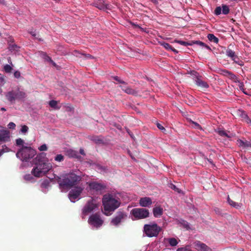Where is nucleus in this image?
Masks as SVG:
<instances>
[{
	"label": "nucleus",
	"instance_id": "nucleus-21",
	"mask_svg": "<svg viewBox=\"0 0 251 251\" xmlns=\"http://www.w3.org/2000/svg\"><path fill=\"white\" fill-rule=\"evenodd\" d=\"M153 216L155 217H160L163 213V209L160 206H155L152 210Z\"/></svg>",
	"mask_w": 251,
	"mask_h": 251
},
{
	"label": "nucleus",
	"instance_id": "nucleus-5",
	"mask_svg": "<svg viewBox=\"0 0 251 251\" xmlns=\"http://www.w3.org/2000/svg\"><path fill=\"white\" fill-rule=\"evenodd\" d=\"M5 96L7 100L13 104L15 103L16 100H20L24 99L26 95L25 92L20 90L19 88H17L6 93Z\"/></svg>",
	"mask_w": 251,
	"mask_h": 251
},
{
	"label": "nucleus",
	"instance_id": "nucleus-52",
	"mask_svg": "<svg viewBox=\"0 0 251 251\" xmlns=\"http://www.w3.org/2000/svg\"><path fill=\"white\" fill-rule=\"evenodd\" d=\"M31 177L32 176H31L30 175H25V179L26 180H29Z\"/></svg>",
	"mask_w": 251,
	"mask_h": 251
},
{
	"label": "nucleus",
	"instance_id": "nucleus-46",
	"mask_svg": "<svg viewBox=\"0 0 251 251\" xmlns=\"http://www.w3.org/2000/svg\"><path fill=\"white\" fill-rule=\"evenodd\" d=\"M221 71L222 72V74L226 76H227L230 73V71L226 69L222 70Z\"/></svg>",
	"mask_w": 251,
	"mask_h": 251
},
{
	"label": "nucleus",
	"instance_id": "nucleus-53",
	"mask_svg": "<svg viewBox=\"0 0 251 251\" xmlns=\"http://www.w3.org/2000/svg\"><path fill=\"white\" fill-rule=\"evenodd\" d=\"M100 168L104 172L107 171L108 170L107 167L105 166H101Z\"/></svg>",
	"mask_w": 251,
	"mask_h": 251
},
{
	"label": "nucleus",
	"instance_id": "nucleus-34",
	"mask_svg": "<svg viewBox=\"0 0 251 251\" xmlns=\"http://www.w3.org/2000/svg\"><path fill=\"white\" fill-rule=\"evenodd\" d=\"M4 70L7 73H11L12 70V68L8 64L4 65Z\"/></svg>",
	"mask_w": 251,
	"mask_h": 251
},
{
	"label": "nucleus",
	"instance_id": "nucleus-43",
	"mask_svg": "<svg viewBox=\"0 0 251 251\" xmlns=\"http://www.w3.org/2000/svg\"><path fill=\"white\" fill-rule=\"evenodd\" d=\"M48 149L47 146L46 144H43L39 148L40 151H46Z\"/></svg>",
	"mask_w": 251,
	"mask_h": 251
},
{
	"label": "nucleus",
	"instance_id": "nucleus-59",
	"mask_svg": "<svg viewBox=\"0 0 251 251\" xmlns=\"http://www.w3.org/2000/svg\"><path fill=\"white\" fill-rule=\"evenodd\" d=\"M3 152H4V149H3L0 150V156L3 153Z\"/></svg>",
	"mask_w": 251,
	"mask_h": 251
},
{
	"label": "nucleus",
	"instance_id": "nucleus-1",
	"mask_svg": "<svg viewBox=\"0 0 251 251\" xmlns=\"http://www.w3.org/2000/svg\"><path fill=\"white\" fill-rule=\"evenodd\" d=\"M46 153L41 152L38 154L32 160V164L35 165L31 171L36 177H41L46 174L51 168V165L47 162Z\"/></svg>",
	"mask_w": 251,
	"mask_h": 251
},
{
	"label": "nucleus",
	"instance_id": "nucleus-42",
	"mask_svg": "<svg viewBox=\"0 0 251 251\" xmlns=\"http://www.w3.org/2000/svg\"><path fill=\"white\" fill-rule=\"evenodd\" d=\"M92 140L94 141L96 143H100L102 142V140L99 138L97 136H94L92 137Z\"/></svg>",
	"mask_w": 251,
	"mask_h": 251
},
{
	"label": "nucleus",
	"instance_id": "nucleus-39",
	"mask_svg": "<svg viewBox=\"0 0 251 251\" xmlns=\"http://www.w3.org/2000/svg\"><path fill=\"white\" fill-rule=\"evenodd\" d=\"M9 48L10 50H17L18 47L15 44L12 45L10 44Z\"/></svg>",
	"mask_w": 251,
	"mask_h": 251
},
{
	"label": "nucleus",
	"instance_id": "nucleus-54",
	"mask_svg": "<svg viewBox=\"0 0 251 251\" xmlns=\"http://www.w3.org/2000/svg\"><path fill=\"white\" fill-rule=\"evenodd\" d=\"M30 34L33 37H36V34L35 31H31L29 32Z\"/></svg>",
	"mask_w": 251,
	"mask_h": 251
},
{
	"label": "nucleus",
	"instance_id": "nucleus-31",
	"mask_svg": "<svg viewBox=\"0 0 251 251\" xmlns=\"http://www.w3.org/2000/svg\"><path fill=\"white\" fill-rule=\"evenodd\" d=\"M175 42L179 43V44L183 45V46H187L188 45H189V46L192 45V42L188 43V42H184V41H182L176 40H175Z\"/></svg>",
	"mask_w": 251,
	"mask_h": 251
},
{
	"label": "nucleus",
	"instance_id": "nucleus-4",
	"mask_svg": "<svg viewBox=\"0 0 251 251\" xmlns=\"http://www.w3.org/2000/svg\"><path fill=\"white\" fill-rule=\"evenodd\" d=\"M36 154V151L30 147L23 146L16 153V156L23 161L27 162L33 158Z\"/></svg>",
	"mask_w": 251,
	"mask_h": 251
},
{
	"label": "nucleus",
	"instance_id": "nucleus-49",
	"mask_svg": "<svg viewBox=\"0 0 251 251\" xmlns=\"http://www.w3.org/2000/svg\"><path fill=\"white\" fill-rule=\"evenodd\" d=\"M128 86H127V83L126 84H123V85H120V87L122 89V90L125 92V90L127 88Z\"/></svg>",
	"mask_w": 251,
	"mask_h": 251
},
{
	"label": "nucleus",
	"instance_id": "nucleus-24",
	"mask_svg": "<svg viewBox=\"0 0 251 251\" xmlns=\"http://www.w3.org/2000/svg\"><path fill=\"white\" fill-rule=\"evenodd\" d=\"M232 61L233 62L240 66H243L244 65V62L240 59L238 56H236L234 58H233Z\"/></svg>",
	"mask_w": 251,
	"mask_h": 251
},
{
	"label": "nucleus",
	"instance_id": "nucleus-62",
	"mask_svg": "<svg viewBox=\"0 0 251 251\" xmlns=\"http://www.w3.org/2000/svg\"><path fill=\"white\" fill-rule=\"evenodd\" d=\"M177 251H184L183 248L178 249Z\"/></svg>",
	"mask_w": 251,
	"mask_h": 251
},
{
	"label": "nucleus",
	"instance_id": "nucleus-15",
	"mask_svg": "<svg viewBox=\"0 0 251 251\" xmlns=\"http://www.w3.org/2000/svg\"><path fill=\"white\" fill-rule=\"evenodd\" d=\"M229 12V8L228 6L225 4H222V6H217L215 10L214 14L216 15H219L221 13L224 15H227Z\"/></svg>",
	"mask_w": 251,
	"mask_h": 251
},
{
	"label": "nucleus",
	"instance_id": "nucleus-17",
	"mask_svg": "<svg viewBox=\"0 0 251 251\" xmlns=\"http://www.w3.org/2000/svg\"><path fill=\"white\" fill-rule=\"evenodd\" d=\"M10 141V132L7 130H0V143H5Z\"/></svg>",
	"mask_w": 251,
	"mask_h": 251
},
{
	"label": "nucleus",
	"instance_id": "nucleus-36",
	"mask_svg": "<svg viewBox=\"0 0 251 251\" xmlns=\"http://www.w3.org/2000/svg\"><path fill=\"white\" fill-rule=\"evenodd\" d=\"M57 104V102L54 100H50L49 102V105L51 107L55 108Z\"/></svg>",
	"mask_w": 251,
	"mask_h": 251
},
{
	"label": "nucleus",
	"instance_id": "nucleus-22",
	"mask_svg": "<svg viewBox=\"0 0 251 251\" xmlns=\"http://www.w3.org/2000/svg\"><path fill=\"white\" fill-rule=\"evenodd\" d=\"M192 44H196L202 47H204L209 50H211V49L209 46L206 45L204 43L199 40L192 41Z\"/></svg>",
	"mask_w": 251,
	"mask_h": 251
},
{
	"label": "nucleus",
	"instance_id": "nucleus-27",
	"mask_svg": "<svg viewBox=\"0 0 251 251\" xmlns=\"http://www.w3.org/2000/svg\"><path fill=\"white\" fill-rule=\"evenodd\" d=\"M125 92L127 94L129 95H136L137 94V92L135 90L132 89L130 87H128L126 90H125Z\"/></svg>",
	"mask_w": 251,
	"mask_h": 251
},
{
	"label": "nucleus",
	"instance_id": "nucleus-57",
	"mask_svg": "<svg viewBox=\"0 0 251 251\" xmlns=\"http://www.w3.org/2000/svg\"><path fill=\"white\" fill-rule=\"evenodd\" d=\"M0 82L2 83H4V79L3 77H0Z\"/></svg>",
	"mask_w": 251,
	"mask_h": 251
},
{
	"label": "nucleus",
	"instance_id": "nucleus-50",
	"mask_svg": "<svg viewBox=\"0 0 251 251\" xmlns=\"http://www.w3.org/2000/svg\"><path fill=\"white\" fill-rule=\"evenodd\" d=\"M241 113H242V117L243 118H245V119H247L248 118H249V117L248 116V115L246 114V113L243 111H241Z\"/></svg>",
	"mask_w": 251,
	"mask_h": 251
},
{
	"label": "nucleus",
	"instance_id": "nucleus-19",
	"mask_svg": "<svg viewBox=\"0 0 251 251\" xmlns=\"http://www.w3.org/2000/svg\"><path fill=\"white\" fill-rule=\"evenodd\" d=\"M139 204L142 207H149L152 204V200L150 197L141 198L139 200Z\"/></svg>",
	"mask_w": 251,
	"mask_h": 251
},
{
	"label": "nucleus",
	"instance_id": "nucleus-37",
	"mask_svg": "<svg viewBox=\"0 0 251 251\" xmlns=\"http://www.w3.org/2000/svg\"><path fill=\"white\" fill-rule=\"evenodd\" d=\"M64 160V156L62 154H57L55 157V160L58 162L62 161Z\"/></svg>",
	"mask_w": 251,
	"mask_h": 251
},
{
	"label": "nucleus",
	"instance_id": "nucleus-28",
	"mask_svg": "<svg viewBox=\"0 0 251 251\" xmlns=\"http://www.w3.org/2000/svg\"><path fill=\"white\" fill-rule=\"evenodd\" d=\"M159 43L162 46H163L168 50H170L171 49H172V46H171L169 44L167 43H166L165 42H159Z\"/></svg>",
	"mask_w": 251,
	"mask_h": 251
},
{
	"label": "nucleus",
	"instance_id": "nucleus-14",
	"mask_svg": "<svg viewBox=\"0 0 251 251\" xmlns=\"http://www.w3.org/2000/svg\"><path fill=\"white\" fill-rule=\"evenodd\" d=\"M91 4L100 10H105L111 8V5L105 3L104 1H94Z\"/></svg>",
	"mask_w": 251,
	"mask_h": 251
},
{
	"label": "nucleus",
	"instance_id": "nucleus-61",
	"mask_svg": "<svg viewBox=\"0 0 251 251\" xmlns=\"http://www.w3.org/2000/svg\"><path fill=\"white\" fill-rule=\"evenodd\" d=\"M184 227H186V228H189V225H188V223H187L186 224H185V225H184Z\"/></svg>",
	"mask_w": 251,
	"mask_h": 251
},
{
	"label": "nucleus",
	"instance_id": "nucleus-48",
	"mask_svg": "<svg viewBox=\"0 0 251 251\" xmlns=\"http://www.w3.org/2000/svg\"><path fill=\"white\" fill-rule=\"evenodd\" d=\"M82 55H84L85 56V57L86 58H89V59L94 58V57L92 56L90 54L82 53Z\"/></svg>",
	"mask_w": 251,
	"mask_h": 251
},
{
	"label": "nucleus",
	"instance_id": "nucleus-64",
	"mask_svg": "<svg viewBox=\"0 0 251 251\" xmlns=\"http://www.w3.org/2000/svg\"><path fill=\"white\" fill-rule=\"evenodd\" d=\"M4 147H5V151H8V148L7 147H6V145H4ZM4 152H5V151H4Z\"/></svg>",
	"mask_w": 251,
	"mask_h": 251
},
{
	"label": "nucleus",
	"instance_id": "nucleus-13",
	"mask_svg": "<svg viewBox=\"0 0 251 251\" xmlns=\"http://www.w3.org/2000/svg\"><path fill=\"white\" fill-rule=\"evenodd\" d=\"M237 144L239 147L241 148L243 150H248L249 148H251V140L248 141L245 138L243 139H238L237 140Z\"/></svg>",
	"mask_w": 251,
	"mask_h": 251
},
{
	"label": "nucleus",
	"instance_id": "nucleus-55",
	"mask_svg": "<svg viewBox=\"0 0 251 251\" xmlns=\"http://www.w3.org/2000/svg\"><path fill=\"white\" fill-rule=\"evenodd\" d=\"M79 152L82 155H85V152H84V151L82 149H80V150H79Z\"/></svg>",
	"mask_w": 251,
	"mask_h": 251
},
{
	"label": "nucleus",
	"instance_id": "nucleus-47",
	"mask_svg": "<svg viewBox=\"0 0 251 251\" xmlns=\"http://www.w3.org/2000/svg\"><path fill=\"white\" fill-rule=\"evenodd\" d=\"M14 75L15 77H16L17 78H19L21 76L20 72L19 71H16L14 74Z\"/></svg>",
	"mask_w": 251,
	"mask_h": 251
},
{
	"label": "nucleus",
	"instance_id": "nucleus-35",
	"mask_svg": "<svg viewBox=\"0 0 251 251\" xmlns=\"http://www.w3.org/2000/svg\"><path fill=\"white\" fill-rule=\"evenodd\" d=\"M227 77H228L230 79L235 81H236V79H237L236 76L231 72H230Z\"/></svg>",
	"mask_w": 251,
	"mask_h": 251
},
{
	"label": "nucleus",
	"instance_id": "nucleus-56",
	"mask_svg": "<svg viewBox=\"0 0 251 251\" xmlns=\"http://www.w3.org/2000/svg\"><path fill=\"white\" fill-rule=\"evenodd\" d=\"M170 50L173 51L175 53H178V51L176 50L175 49H174V48H173V47H172V49H171Z\"/></svg>",
	"mask_w": 251,
	"mask_h": 251
},
{
	"label": "nucleus",
	"instance_id": "nucleus-44",
	"mask_svg": "<svg viewBox=\"0 0 251 251\" xmlns=\"http://www.w3.org/2000/svg\"><path fill=\"white\" fill-rule=\"evenodd\" d=\"M8 127L10 129H14L16 127V125L13 122H10L8 125Z\"/></svg>",
	"mask_w": 251,
	"mask_h": 251
},
{
	"label": "nucleus",
	"instance_id": "nucleus-32",
	"mask_svg": "<svg viewBox=\"0 0 251 251\" xmlns=\"http://www.w3.org/2000/svg\"><path fill=\"white\" fill-rule=\"evenodd\" d=\"M218 133L221 136L226 137L227 138H229L230 136L228 135L226 131L224 130H218L217 131Z\"/></svg>",
	"mask_w": 251,
	"mask_h": 251
},
{
	"label": "nucleus",
	"instance_id": "nucleus-9",
	"mask_svg": "<svg viewBox=\"0 0 251 251\" xmlns=\"http://www.w3.org/2000/svg\"><path fill=\"white\" fill-rule=\"evenodd\" d=\"M98 207V204L95 200L91 199L86 203L82 209V213L86 215L95 210Z\"/></svg>",
	"mask_w": 251,
	"mask_h": 251
},
{
	"label": "nucleus",
	"instance_id": "nucleus-11",
	"mask_svg": "<svg viewBox=\"0 0 251 251\" xmlns=\"http://www.w3.org/2000/svg\"><path fill=\"white\" fill-rule=\"evenodd\" d=\"M126 216L125 212L118 211L116 216L111 220L110 224L113 226H117L122 222L123 220L126 217Z\"/></svg>",
	"mask_w": 251,
	"mask_h": 251
},
{
	"label": "nucleus",
	"instance_id": "nucleus-6",
	"mask_svg": "<svg viewBox=\"0 0 251 251\" xmlns=\"http://www.w3.org/2000/svg\"><path fill=\"white\" fill-rule=\"evenodd\" d=\"M144 230L147 236L156 237L161 230V228L156 224H146L144 225Z\"/></svg>",
	"mask_w": 251,
	"mask_h": 251
},
{
	"label": "nucleus",
	"instance_id": "nucleus-7",
	"mask_svg": "<svg viewBox=\"0 0 251 251\" xmlns=\"http://www.w3.org/2000/svg\"><path fill=\"white\" fill-rule=\"evenodd\" d=\"M131 214L135 219H142L149 217V210L143 208H135L131 211Z\"/></svg>",
	"mask_w": 251,
	"mask_h": 251
},
{
	"label": "nucleus",
	"instance_id": "nucleus-51",
	"mask_svg": "<svg viewBox=\"0 0 251 251\" xmlns=\"http://www.w3.org/2000/svg\"><path fill=\"white\" fill-rule=\"evenodd\" d=\"M48 58H49V61L51 62L54 66H56V63L53 61L51 58L50 57H48Z\"/></svg>",
	"mask_w": 251,
	"mask_h": 251
},
{
	"label": "nucleus",
	"instance_id": "nucleus-10",
	"mask_svg": "<svg viewBox=\"0 0 251 251\" xmlns=\"http://www.w3.org/2000/svg\"><path fill=\"white\" fill-rule=\"evenodd\" d=\"M192 75L194 76V80L196 84L198 86L202 88H208L209 85L208 83L202 80V76H201L198 73L194 71L192 73Z\"/></svg>",
	"mask_w": 251,
	"mask_h": 251
},
{
	"label": "nucleus",
	"instance_id": "nucleus-25",
	"mask_svg": "<svg viewBox=\"0 0 251 251\" xmlns=\"http://www.w3.org/2000/svg\"><path fill=\"white\" fill-rule=\"evenodd\" d=\"M227 201L230 205L236 208H238L241 206L239 203L233 201L229 198V197H228L227 198Z\"/></svg>",
	"mask_w": 251,
	"mask_h": 251
},
{
	"label": "nucleus",
	"instance_id": "nucleus-23",
	"mask_svg": "<svg viewBox=\"0 0 251 251\" xmlns=\"http://www.w3.org/2000/svg\"><path fill=\"white\" fill-rule=\"evenodd\" d=\"M208 39L214 43H218L219 42V39L216 37L213 34H208L207 35Z\"/></svg>",
	"mask_w": 251,
	"mask_h": 251
},
{
	"label": "nucleus",
	"instance_id": "nucleus-45",
	"mask_svg": "<svg viewBox=\"0 0 251 251\" xmlns=\"http://www.w3.org/2000/svg\"><path fill=\"white\" fill-rule=\"evenodd\" d=\"M156 126L162 132H164L165 131V128L160 124L157 123Z\"/></svg>",
	"mask_w": 251,
	"mask_h": 251
},
{
	"label": "nucleus",
	"instance_id": "nucleus-58",
	"mask_svg": "<svg viewBox=\"0 0 251 251\" xmlns=\"http://www.w3.org/2000/svg\"><path fill=\"white\" fill-rule=\"evenodd\" d=\"M247 122L248 123V124H250L251 125V119H250L249 118H248L247 119Z\"/></svg>",
	"mask_w": 251,
	"mask_h": 251
},
{
	"label": "nucleus",
	"instance_id": "nucleus-60",
	"mask_svg": "<svg viewBox=\"0 0 251 251\" xmlns=\"http://www.w3.org/2000/svg\"><path fill=\"white\" fill-rule=\"evenodd\" d=\"M183 249L184 251H192L191 250L187 248H183Z\"/></svg>",
	"mask_w": 251,
	"mask_h": 251
},
{
	"label": "nucleus",
	"instance_id": "nucleus-18",
	"mask_svg": "<svg viewBox=\"0 0 251 251\" xmlns=\"http://www.w3.org/2000/svg\"><path fill=\"white\" fill-rule=\"evenodd\" d=\"M89 186L91 189L95 190L98 192H101L105 187L103 185L96 182L90 183Z\"/></svg>",
	"mask_w": 251,
	"mask_h": 251
},
{
	"label": "nucleus",
	"instance_id": "nucleus-16",
	"mask_svg": "<svg viewBox=\"0 0 251 251\" xmlns=\"http://www.w3.org/2000/svg\"><path fill=\"white\" fill-rule=\"evenodd\" d=\"M194 247L198 251H211V249L205 244L200 241H197L194 243Z\"/></svg>",
	"mask_w": 251,
	"mask_h": 251
},
{
	"label": "nucleus",
	"instance_id": "nucleus-2",
	"mask_svg": "<svg viewBox=\"0 0 251 251\" xmlns=\"http://www.w3.org/2000/svg\"><path fill=\"white\" fill-rule=\"evenodd\" d=\"M102 204L104 212L106 216H109L111 213L117 209L121 204L119 198L111 194L104 195L102 198Z\"/></svg>",
	"mask_w": 251,
	"mask_h": 251
},
{
	"label": "nucleus",
	"instance_id": "nucleus-20",
	"mask_svg": "<svg viewBox=\"0 0 251 251\" xmlns=\"http://www.w3.org/2000/svg\"><path fill=\"white\" fill-rule=\"evenodd\" d=\"M233 47V46L230 45L226 50V56L229 57L232 60L233 58H234L236 56H237L235 51L232 49Z\"/></svg>",
	"mask_w": 251,
	"mask_h": 251
},
{
	"label": "nucleus",
	"instance_id": "nucleus-12",
	"mask_svg": "<svg viewBox=\"0 0 251 251\" xmlns=\"http://www.w3.org/2000/svg\"><path fill=\"white\" fill-rule=\"evenodd\" d=\"M82 191V189L80 187H75L72 189L69 193V198L72 202H75Z\"/></svg>",
	"mask_w": 251,
	"mask_h": 251
},
{
	"label": "nucleus",
	"instance_id": "nucleus-63",
	"mask_svg": "<svg viewBox=\"0 0 251 251\" xmlns=\"http://www.w3.org/2000/svg\"><path fill=\"white\" fill-rule=\"evenodd\" d=\"M0 110L1 111H6V109L5 108H4V107L1 108Z\"/></svg>",
	"mask_w": 251,
	"mask_h": 251
},
{
	"label": "nucleus",
	"instance_id": "nucleus-41",
	"mask_svg": "<svg viewBox=\"0 0 251 251\" xmlns=\"http://www.w3.org/2000/svg\"><path fill=\"white\" fill-rule=\"evenodd\" d=\"M190 123H191L194 125V126L195 128H196L197 129H202L201 126L198 123L193 122L191 120L190 121Z\"/></svg>",
	"mask_w": 251,
	"mask_h": 251
},
{
	"label": "nucleus",
	"instance_id": "nucleus-30",
	"mask_svg": "<svg viewBox=\"0 0 251 251\" xmlns=\"http://www.w3.org/2000/svg\"><path fill=\"white\" fill-rule=\"evenodd\" d=\"M169 187L174 190V191H175L176 192H177L178 193H180L181 191V190H180L179 188H178L175 185L172 184V183H170L169 184Z\"/></svg>",
	"mask_w": 251,
	"mask_h": 251
},
{
	"label": "nucleus",
	"instance_id": "nucleus-40",
	"mask_svg": "<svg viewBox=\"0 0 251 251\" xmlns=\"http://www.w3.org/2000/svg\"><path fill=\"white\" fill-rule=\"evenodd\" d=\"M114 79L116 81H118L119 83H121L122 84H126V83L125 81L120 79V78L117 76H114Z\"/></svg>",
	"mask_w": 251,
	"mask_h": 251
},
{
	"label": "nucleus",
	"instance_id": "nucleus-38",
	"mask_svg": "<svg viewBox=\"0 0 251 251\" xmlns=\"http://www.w3.org/2000/svg\"><path fill=\"white\" fill-rule=\"evenodd\" d=\"M24 143V140H23L21 138H18L16 140V145L18 146H24L23 145Z\"/></svg>",
	"mask_w": 251,
	"mask_h": 251
},
{
	"label": "nucleus",
	"instance_id": "nucleus-3",
	"mask_svg": "<svg viewBox=\"0 0 251 251\" xmlns=\"http://www.w3.org/2000/svg\"><path fill=\"white\" fill-rule=\"evenodd\" d=\"M81 179L80 176L71 173L60 177L58 183L61 189H69L76 185Z\"/></svg>",
	"mask_w": 251,
	"mask_h": 251
},
{
	"label": "nucleus",
	"instance_id": "nucleus-33",
	"mask_svg": "<svg viewBox=\"0 0 251 251\" xmlns=\"http://www.w3.org/2000/svg\"><path fill=\"white\" fill-rule=\"evenodd\" d=\"M28 130V127L26 125L22 126V128L20 130V132L25 134Z\"/></svg>",
	"mask_w": 251,
	"mask_h": 251
},
{
	"label": "nucleus",
	"instance_id": "nucleus-29",
	"mask_svg": "<svg viewBox=\"0 0 251 251\" xmlns=\"http://www.w3.org/2000/svg\"><path fill=\"white\" fill-rule=\"evenodd\" d=\"M69 155L72 157L76 158H79L80 156L77 154V152L76 151L73 150H70L68 151Z\"/></svg>",
	"mask_w": 251,
	"mask_h": 251
},
{
	"label": "nucleus",
	"instance_id": "nucleus-26",
	"mask_svg": "<svg viewBox=\"0 0 251 251\" xmlns=\"http://www.w3.org/2000/svg\"><path fill=\"white\" fill-rule=\"evenodd\" d=\"M167 240L170 245L172 247L176 246L178 244L176 239L175 238H168Z\"/></svg>",
	"mask_w": 251,
	"mask_h": 251
},
{
	"label": "nucleus",
	"instance_id": "nucleus-8",
	"mask_svg": "<svg viewBox=\"0 0 251 251\" xmlns=\"http://www.w3.org/2000/svg\"><path fill=\"white\" fill-rule=\"evenodd\" d=\"M88 222L91 226L97 228L100 227L103 224V221L98 213L92 214L89 217Z\"/></svg>",
	"mask_w": 251,
	"mask_h": 251
}]
</instances>
